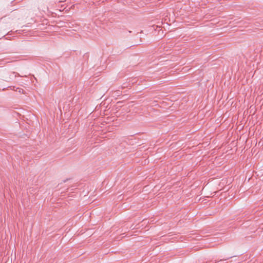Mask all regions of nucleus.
Here are the masks:
<instances>
[{"label":"nucleus","instance_id":"nucleus-1","mask_svg":"<svg viewBox=\"0 0 263 263\" xmlns=\"http://www.w3.org/2000/svg\"><path fill=\"white\" fill-rule=\"evenodd\" d=\"M14 74V72H13L12 74H8L6 76L4 77V79L0 80V84L3 83V81H5L6 82H10L12 80L11 76Z\"/></svg>","mask_w":263,"mask_h":263}]
</instances>
